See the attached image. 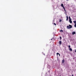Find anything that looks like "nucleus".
I'll use <instances>...</instances> for the list:
<instances>
[{"mask_svg": "<svg viewBox=\"0 0 76 76\" xmlns=\"http://www.w3.org/2000/svg\"><path fill=\"white\" fill-rule=\"evenodd\" d=\"M73 22L75 23L74 26L75 28H76V21H74Z\"/></svg>", "mask_w": 76, "mask_h": 76, "instance_id": "nucleus-3", "label": "nucleus"}, {"mask_svg": "<svg viewBox=\"0 0 76 76\" xmlns=\"http://www.w3.org/2000/svg\"><path fill=\"white\" fill-rule=\"evenodd\" d=\"M69 21L70 23H72V19L70 18V17L69 16Z\"/></svg>", "mask_w": 76, "mask_h": 76, "instance_id": "nucleus-2", "label": "nucleus"}, {"mask_svg": "<svg viewBox=\"0 0 76 76\" xmlns=\"http://www.w3.org/2000/svg\"><path fill=\"white\" fill-rule=\"evenodd\" d=\"M66 1H69V0H66Z\"/></svg>", "mask_w": 76, "mask_h": 76, "instance_id": "nucleus-19", "label": "nucleus"}, {"mask_svg": "<svg viewBox=\"0 0 76 76\" xmlns=\"http://www.w3.org/2000/svg\"><path fill=\"white\" fill-rule=\"evenodd\" d=\"M58 54L59 56H60V55L59 54V53H57V56L58 55Z\"/></svg>", "mask_w": 76, "mask_h": 76, "instance_id": "nucleus-10", "label": "nucleus"}, {"mask_svg": "<svg viewBox=\"0 0 76 76\" xmlns=\"http://www.w3.org/2000/svg\"><path fill=\"white\" fill-rule=\"evenodd\" d=\"M67 29H71L72 28V26L71 25H69V26H67Z\"/></svg>", "mask_w": 76, "mask_h": 76, "instance_id": "nucleus-1", "label": "nucleus"}, {"mask_svg": "<svg viewBox=\"0 0 76 76\" xmlns=\"http://www.w3.org/2000/svg\"><path fill=\"white\" fill-rule=\"evenodd\" d=\"M60 38L61 39V37H60Z\"/></svg>", "mask_w": 76, "mask_h": 76, "instance_id": "nucleus-16", "label": "nucleus"}, {"mask_svg": "<svg viewBox=\"0 0 76 76\" xmlns=\"http://www.w3.org/2000/svg\"><path fill=\"white\" fill-rule=\"evenodd\" d=\"M69 50L72 51V49L71 48H69Z\"/></svg>", "mask_w": 76, "mask_h": 76, "instance_id": "nucleus-9", "label": "nucleus"}, {"mask_svg": "<svg viewBox=\"0 0 76 76\" xmlns=\"http://www.w3.org/2000/svg\"><path fill=\"white\" fill-rule=\"evenodd\" d=\"M72 76H73V75H72Z\"/></svg>", "mask_w": 76, "mask_h": 76, "instance_id": "nucleus-21", "label": "nucleus"}, {"mask_svg": "<svg viewBox=\"0 0 76 76\" xmlns=\"http://www.w3.org/2000/svg\"><path fill=\"white\" fill-rule=\"evenodd\" d=\"M52 39H51V40H52Z\"/></svg>", "mask_w": 76, "mask_h": 76, "instance_id": "nucleus-22", "label": "nucleus"}, {"mask_svg": "<svg viewBox=\"0 0 76 76\" xmlns=\"http://www.w3.org/2000/svg\"><path fill=\"white\" fill-rule=\"evenodd\" d=\"M75 52H76V49L75 50Z\"/></svg>", "mask_w": 76, "mask_h": 76, "instance_id": "nucleus-18", "label": "nucleus"}, {"mask_svg": "<svg viewBox=\"0 0 76 76\" xmlns=\"http://www.w3.org/2000/svg\"><path fill=\"white\" fill-rule=\"evenodd\" d=\"M66 15H67L66 14Z\"/></svg>", "mask_w": 76, "mask_h": 76, "instance_id": "nucleus-20", "label": "nucleus"}, {"mask_svg": "<svg viewBox=\"0 0 76 76\" xmlns=\"http://www.w3.org/2000/svg\"><path fill=\"white\" fill-rule=\"evenodd\" d=\"M54 25L56 26V23H54Z\"/></svg>", "mask_w": 76, "mask_h": 76, "instance_id": "nucleus-15", "label": "nucleus"}, {"mask_svg": "<svg viewBox=\"0 0 76 76\" xmlns=\"http://www.w3.org/2000/svg\"><path fill=\"white\" fill-rule=\"evenodd\" d=\"M64 60H63L62 61V63H64Z\"/></svg>", "mask_w": 76, "mask_h": 76, "instance_id": "nucleus-13", "label": "nucleus"}, {"mask_svg": "<svg viewBox=\"0 0 76 76\" xmlns=\"http://www.w3.org/2000/svg\"><path fill=\"white\" fill-rule=\"evenodd\" d=\"M61 21H62V20H61V19H60L59 20V22H61Z\"/></svg>", "mask_w": 76, "mask_h": 76, "instance_id": "nucleus-12", "label": "nucleus"}, {"mask_svg": "<svg viewBox=\"0 0 76 76\" xmlns=\"http://www.w3.org/2000/svg\"><path fill=\"white\" fill-rule=\"evenodd\" d=\"M69 48H70V45L69 46Z\"/></svg>", "mask_w": 76, "mask_h": 76, "instance_id": "nucleus-14", "label": "nucleus"}, {"mask_svg": "<svg viewBox=\"0 0 76 76\" xmlns=\"http://www.w3.org/2000/svg\"><path fill=\"white\" fill-rule=\"evenodd\" d=\"M60 32H63V31L62 30H61L60 31Z\"/></svg>", "mask_w": 76, "mask_h": 76, "instance_id": "nucleus-7", "label": "nucleus"}, {"mask_svg": "<svg viewBox=\"0 0 76 76\" xmlns=\"http://www.w3.org/2000/svg\"><path fill=\"white\" fill-rule=\"evenodd\" d=\"M68 16H66V20H67V21L68 20Z\"/></svg>", "mask_w": 76, "mask_h": 76, "instance_id": "nucleus-8", "label": "nucleus"}, {"mask_svg": "<svg viewBox=\"0 0 76 76\" xmlns=\"http://www.w3.org/2000/svg\"><path fill=\"white\" fill-rule=\"evenodd\" d=\"M53 22H54V20H53Z\"/></svg>", "mask_w": 76, "mask_h": 76, "instance_id": "nucleus-17", "label": "nucleus"}, {"mask_svg": "<svg viewBox=\"0 0 76 76\" xmlns=\"http://www.w3.org/2000/svg\"><path fill=\"white\" fill-rule=\"evenodd\" d=\"M44 55H45V54H44Z\"/></svg>", "mask_w": 76, "mask_h": 76, "instance_id": "nucleus-23", "label": "nucleus"}, {"mask_svg": "<svg viewBox=\"0 0 76 76\" xmlns=\"http://www.w3.org/2000/svg\"><path fill=\"white\" fill-rule=\"evenodd\" d=\"M64 10H65V12H66V10H65V8L64 7V8H63Z\"/></svg>", "mask_w": 76, "mask_h": 76, "instance_id": "nucleus-11", "label": "nucleus"}, {"mask_svg": "<svg viewBox=\"0 0 76 76\" xmlns=\"http://www.w3.org/2000/svg\"><path fill=\"white\" fill-rule=\"evenodd\" d=\"M59 45H61V41H60L59 42Z\"/></svg>", "mask_w": 76, "mask_h": 76, "instance_id": "nucleus-6", "label": "nucleus"}, {"mask_svg": "<svg viewBox=\"0 0 76 76\" xmlns=\"http://www.w3.org/2000/svg\"><path fill=\"white\" fill-rule=\"evenodd\" d=\"M76 34V32L75 31H74L72 33V35H75Z\"/></svg>", "mask_w": 76, "mask_h": 76, "instance_id": "nucleus-4", "label": "nucleus"}, {"mask_svg": "<svg viewBox=\"0 0 76 76\" xmlns=\"http://www.w3.org/2000/svg\"><path fill=\"white\" fill-rule=\"evenodd\" d=\"M61 7H63V8L64 7V6L63 5V4H61Z\"/></svg>", "mask_w": 76, "mask_h": 76, "instance_id": "nucleus-5", "label": "nucleus"}]
</instances>
